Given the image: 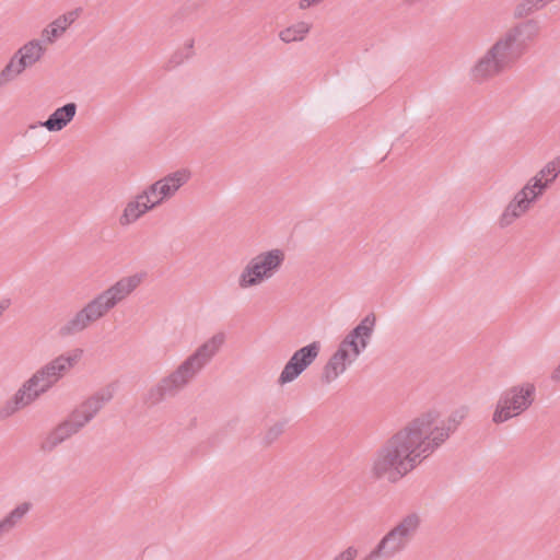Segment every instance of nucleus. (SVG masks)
Listing matches in <instances>:
<instances>
[{"mask_svg": "<svg viewBox=\"0 0 560 560\" xmlns=\"http://www.w3.org/2000/svg\"><path fill=\"white\" fill-rule=\"evenodd\" d=\"M440 424L438 417L425 415L396 433L375 453L373 477L394 482L406 476L447 436Z\"/></svg>", "mask_w": 560, "mask_h": 560, "instance_id": "obj_1", "label": "nucleus"}, {"mask_svg": "<svg viewBox=\"0 0 560 560\" xmlns=\"http://www.w3.org/2000/svg\"><path fill=\"white\" fill-rule=\"evenodd\" d=\"M190 178V170L179 168L148 185L127 202L119 219L120 224H132L145 213L162 206L176 196Z\"/></svg>", "mask_w": 560, "mask_h": 560, "instance_id": "obj_2", "label": "nucleus"}, {"mask_svg": "<svg viewBox=\"0 0 560 560\" xmlns=\"http://www.w3.org/2000/svg\"><path fill=\"white\" fill-rule=\"evenodd\" d=\"M143 272L127 275L90 301L68 323L69 332L81 331L104 317L118 303L131 295L144 281Z\"/></svg>", "mask_w": 560, "mask_h": 560, "instance_id": "obj_3", "label": "nucleus"}, {"mask_svg": "<svg viewBox=\"0 0 560 560\" xmlns=\"http://www.w3.org/2000/svg\"><path fill=\"white\" fill-rule=\"evenodd\" d=\"M375 322V316L370 314L345 337L325 368L324 377L327 382L335 381L345 373L347 368L368 347Z\"/></svg>", "mask_w": 560, "mask_h": 560, "instance_id": "obj_4", "label": "nucleus"}, {"mask_svg": "<svg viewBox=\"0 0 560 560\" xmlns=\"http://www.w3.org/2000/svg\"><path fill=\"white\" fill-rule=\"evenodd\" d=\"M287 258L285 250L272 247L253 256L237 277V287L248 290L261 285L272 279L283 267Z\"/></svg>", "mask_w": 560, "mask_h": 560, "instance_id": "obj_5", "label": "nucleus"}, {"mask_svg": "<svg viewBox=\"0 0 560 560\" xmlns=\"http://www.w3.org/2000/svg\"><path fill=\"white\" fill-rule=\"evenodd\" d=\"M536 388L530 382H518L503 390L492 411L494 424L504 423L526 411L535 400Z\"/></svg>", "mask_w": 560, "mask_h": 560, "instance_id": "obj_6", "label": "nucleus"}, {"mask_svg": "<svg viewBox=\"0 0 560 560\" xmlns=\"http://www.w3.org/2000/svg\"><path fill=\"white\" fill-rule=\"evenodd\" d=\"M52 386L54 384L39 369L21 385L10 399L1 406L0 419H7L18 411L28 407Z\"/></svg>", "mask_w": 560, "mask_h": 560, "instance_id": "obj_7", "label": "nucleus"}, {"mask_svg": "<svg viewBox=\"0 0 560 560\" xmlns=\"http://www.w3.org/2000/svg\"><path fill=\"white\" fill-rule=\"evenodd\" d=\"M512 37L497 40L471 68L475 80L482 81L499 74L509 63Z\"/></svg>", "mask_w": 560, "mask_h": 560, "instance_id": "obj_8", "label": "nucleus"}, {"mask_svg": "<svg viewBox=\"0 0 560 560\" xmlns=\"http://www.w3.org/2000/svg\"><path fill=\"white\" fill-rule=\"evenodd\" d=\"M545 188L534 180L532 177L518 190L513 199L508 203L502 214L499 218L501 226H509L518 218L524 215L532 207V205L545 192Z\"/></svg>", "mask_w": 560, "mask_h": 560, "instance_id": "obj_9", "label": "nucleus"}, {"mask_svg": "<svg viewBox=\"0 0 560 560\" xmlns=\"http://www.w3.org/2000/svg\"><path fill=\"white\" fill-rule=\"evenodd\" d=\"M319 352L320 343L318 341L296 350L284 365L279 376V383L287 384L293 382L316 360Z\"/></svg>", "mask_w": 560, "mask_h": 560, "instance_id": "obj_10", "label": "nucleus"}, {"mask_svg": "<svg viewBox=\"0 0 560 560\" xmlns=\"http://www.w3.org/2000/svg\"><path fill=\"white\" fill-rule=\"evenodd\" d=\"M82 357L83 350L72 349L58 355L40 370L55 385L66 373L74 369L81 362Z\"/></svg>", "mask_w": 560, "mask_h": 560, "instance_id": "obj_11", "label": "nucleus"}, {"mask_svg": "<svg viewBox=\"0 0 560 560\" xmlns=\"http://www.w3.org/2000/svg\"><path fill=\"white\" fill-rule=\"evenodd\" d=\"M104 400L100 396H92L81 402L67 417L80 431L97 415Z\"/></svg>", "mask_w": 560, "mask_h": 560, "instance_id": "obj_12", "label": "nucleus"}, {"mask_svg": "<svg viewBox=\"0 0 560 560\" xmlns=\"http://www.w3.org/2000/svg\"><path fill=\"white\" fill-rule=\"evenodd\" d=\"M199 371L194 361L188 359L175 372L161 382V389L172 393L184 387Z\"/></svg>", "mask_w": 560, "mask_h": 560, "instance_id": "obj_13", "label": "nucleus"}, {"mask_svg": "<svg viewBox=\"0 0 560 560\" xmlns=\"http://www.w3.org/2000/svg\"><path fill=\"white\" fill-rule=\"evenodd\" d=\"M408 540L394 528L390 529L380 541L374 551L371 552L369 559L375 557H393L400 552L407 545Z\"/></svg>", "mask_w": 560, "mask_h": 560, "instance_id": "obj_14", "label": "nucleus"}, {"mask_svg": "<svg viewBox=\"0 0 560 560\" xmlns=\"http://www.w3.org/2000/svg\"><path fill=\"white\" fill-rule=\"evenodd\" d=\"M75 114L77 105L74 103H68L55 109L47 120L43 121L40 125L50 132H58L73 120Z\"/></svg>", "mask_w": 560, "mask_h": 560, "instance_id": "obj_15", "label": "nucleus"}, {"mask_svg": "<svg viewBox=\"0 0 560 560\" xmlns=\"http://www.w3.org/2000/svg\"><path fill=\"white\" fill-rule=\"evenodd\" d=\"M78 11H70L56 18L42 32V37L47 43H54L62 36L72 23L78 19Z\"/></svg>", "mask_w": 560, "mask_h": 560, "instance_id": "obj_16", "label": "nucleus"}, {"mask_svg": "<svg viewBox=\"0 0 560 560\" xmlns=\"http://www.w3.org/2000/svg\"><path fill=\"white\" fill-rule=\"evenodd\" d=\"M225 336L223 332H218L205 341L196 351V353L189 358L196 364L197 369H201L206 362H208L223 346Z\"/></svg>", "mask_w": 560, "mask_h": 560, "instance_id": "obj_17", "label": "nucleus"}, {"mask_svg": "<svg viewBox=\"0 0 560 560\" xmlns=\"http://www.w3.org/2000/svg\"><path fill=\"white\" fill-rule=\"evenodd\" d=\"M78 432H80V430L77 429L68 418H66L46 436L43 443V448L50 451Z\"/></svg>", "mask_w": 560, "mask_h": 560, "instance_id": "obj_18", "label": "nucleus"}, {"mask_svg": "<svg viewBox=\"0 0 560 560\" xmlns=\"http://www.w3.org/2000/svg\"><path fill=\"white\" fill-rule=\"evenodd\" d=\"M13 55L27 69L42 59L44 47L38 40L34 39L24 44Z\"/></svg>", "mask_w": 560, "mask_h": 560, "instance_id": "obj_19", "label": "nucleus"}, {"mask_svg": "<svg viewBox=\"0 0 560 560\" xmlns=\"http://www.w3.org/2000/svg\"><path fill=\"white\" fill-rule=\"evenodd\" d=\"M312 28V24L307 21H296L287 27H284L280 33L279 37L284 43H293L300 42L307 37Z\"/></svg>", "mask_w": 560, "mask_h": 560, "instance_id": "obj_20", "label": "nucleus"}, {"mask_svg": "<svg viewBox=\"0 0 560 560\" xmlns=\"http://www.w3.org/2000/svg\"><path fill=\"white\" fill-rule=\"evenodd\" d=\"M560 174V155L547 162L532 178L547 189Z\"/></svg>", "mask_w": 560, "mask_h": 560, "instance_id": "obj_21", "label": "nucleus"}, {"mask_svg": "<svg viewBox=\"0 0 560 560\" xmlns=\"http://www.w3.org/2000/svg\"><path fill=\"white\" fill-rule=\"evenodd\" d=\"M26 68L13 55L0 71V88L9 85L23 74Z\"/></svg>", "mask_w": 560, "mask_h": 560, "instance_id": "obj_22", "label": "nucleus"}, {"mask_svg": "<svg viewBox=\"0 0 560 560\" xmlns=\"http://www.w3.org/2000/svg\"><path fill=\"white\" fill-rule=\"evenodd\" d=\"M421 523V518L418 514L411 513L406 515L394 529L401 534L407 540L417 532Z\"/></svg>", "mask_w": 560, "mask_h": 560, "instance_id": "obj_23", "label": "nucleus"}, {"mask_svg": "<svg viewBox=\"0 0 560 560\" xmlns=\"http://www.w3.org/2000/svg\"><path fill=\"white\" fill-rule=\"evenodd\" d=\"M32 509L30 502H23L16 505L3 520V524L10 530L14 527Z\"/></svg>", "mask_w": 560, "mask_h": 560, "instance_id": "obj_24", "label": "nucleus"}, {"mask_svg": "<svg viewBox=\"0 0 560 560\" xmlns=\"http://www.w3.org/2000/svg\"><path fill=\"white\" fill-rule=\"evenodd\" d=\"M358 550L354 547H348L341 551L334 560H355Z\"/></svg>", "mask_w": 560, "mask_h": 560, "instance_id": "obj_25", "label": "nucleus"}, {"mask_svg": "<svg viewBox=\"0 0 560 560\" xmlns=\"http://www.w3.org/2000/svg\"><path fill=\"white\" fill-rule=\"evenodd\" d=\"M9 306H10L9 300L0 301V317L4 314V312L9 308Z\"/></svg>", "mask_w": 560, "mask_h": 560, "instance_id": "obj_26", "label": "nucleus"}, {"mask_svg": "<svg viewBox=\"0 0 560 560\" xmlns=\"http://www.w3.org/2000/svg\"><path fill=\"white\" fill-rule=\"evenodd\" d=\"M551 380L553 382H560V363L557 365V368L551 373Z\"/></svg>", "mask_w": 560, "mask_h": 560, "instance_id": "obj_27", "label": "nucleus"}, {"mask_svg": "<svg viewBox=\"0 0 560 560\" xmlns=\"http://www.w3.org/2000/svg\"><path fill=\"white\" fill-rule=\"evenodd\" d=\"M8 528L5 527V525L3 524V522L1 521L0 522V536L2 535L3 532H7Z\"/></svg>", "mask_w": 560, "mask_h": 560, "instance_id": "obj_28", "label": "nucleus"}, {"mask_svg": "<svg viewBox=\"0 0 560 560\" xmlns=\"http://www.w3.org/2000/svg\"><path fill=\"white\" fill-rule=\"evenodd\" d=\"M8 528L5 527V525L3 524V522L1 521L0 522V536L2 535L3 532H7Z\"/></svg>", "mask_w": 560, "mask_h": 560, "instance_id": "obj_29", "label": "nucleus"}]
</instances>
